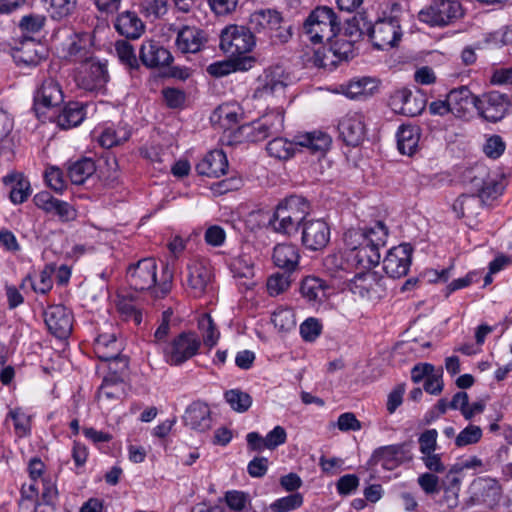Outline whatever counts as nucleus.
Masks as SVG:
<instances>
[{
    "mask_svg": "<svg viewBox=\"0 0 512 512\" xmlns=\"http://www.w3.org/2000/svg\"><path fill=\"white\" fill-rule=\"evenodd\" d=\"M388 237V228L382 221H376L372 226L363 228H350L344 233L345 246L350 250L347 262H353L356 267L370 269L380 262V248L385 246ZM327 267L346 270L349 266L343 263L341 254L329 255L325 259Z\"/></svg>",
    "mask_w": 512,
    "mask_h": 512,
    "instance_id": "obj_1",
    "label": "nucleus"
},
{
    "mask_svg": "<svg viewBox=\"0 0 512 512\" xmlns=\"http://www.w3.org/2000/svg\"><path fill=\"white\" fill-rule=\"evenodd\" d=\"M129 286L137 291L153 289L156 298H164L173 286V272L168 265L163 267L160 280H157V263L148 257L131 264L126 273Z\"/></svg>",
    "mask_w": 512,
    "mask_h": 512,
    "instance_id": "obj_2",
    "label": "nucleus"
},
{
    "mask_svg": "<svg viewBox=\"0 0 512 512\" xmlns=\"http://www.w3.org/2000/svg\"><path fill=\"white\" fill-rule=\"evenodd\" d=\"M310 211L309 202L297 195H292L281 201L271 218L268 225L277 233L291 235L297 232L300 224L306 220Z\"/></svg>",
    "mask_w": 512,
    "mask_h": 512,
    "instance_id": "obj_3",
    "label": "nucleus"
},
{
    "mask_svg": "<svg viewBox=\"0 0 512 512\" xmlns=\"http://www.w3.org/2000/svg\"><path fill=\"white\" fill-rule=\"evenodd\" d=\"M296 142L281 137L272 139L266 147L271 157L286 160L293 156L296 146L309 149L311 152H325L331 144V137L322 131L309 132L296 138Z\"/></svg>",
    "mask_w": 512,
    "mask_h": 512,
    "instance_id": "obj_4",
    "label": "nucleus"
},
{
    "mask_svg": "<svg viewBox=\"0 0 512 512\" xmlns=\"http://www.w3.org/2000/svg\"><path fill=\"white\" fill-rule=\"evenodd\" d=\"M284 129V112L274 110L266 113L256 121L243 124L234 132L235 142H259L280 134Z\"/></svg>",
    "mask_w": 512,
    "mask_h": 512,
    "instance_id": "obj_5",
    "label": "nucleus"
},
{
    "mask_svg": "<svg viewBox=\"0 0 512 512\" xmlns=\"http://www.w3.org/2000/svg\"><path fill=\"white\" fill-rule=\"evenodd\" d=\"M284 129V112L274 110L266 113L256 121L243 124L234 132L235 142H259L280 134Z\"/></svg>",
    "mask_w": 512,
    "mask_h": 512,
    "instance_id": "obj_6",
    "label": "nucleus"
},
{
    "mask_svg": "<svg viewBox=\"0 0 512 512\" xmlns=\"http://www.w3.org/2000/svg\"><path fill=\"white\" fill-rule=\"evenodd\" d=\"M303 30L313 43L332 41L340 31V22L332 8L320 6L308 15L303 24Z\"/></svg>",
    "mask_w": 512,
    "mask_h": 512,
    "instance_id": "obj_7",
    "label": "nucleus"
},
{
    "mask_svg": "<svg viewBox=\"0 0 512 512\" xmlns=\"http://www.w3.org/2000/svg\"><path fill=\"white\" fill-rule=\"evenodd\" d=\"M471 187L477 192L482 203L498 199L506 188V177L498 171H491L483 164H477L468 173Z\"/></svg>",
    "mask_w": 512,
    "mask_h": 512,
    "instance_id": "obj_8",
    "label": "nucleus"
},
{
    "mask_svg": "<svg viewBox=\"0 0 512 512\" xmlns=\"http://www.w3.org/2000/svg\"><path fill=\"white\" fill-rule=\"evenodd\" d=\"M464 16V8L459 0H431L418 13L420 22L431 27H446Z\"/></svg>",
    "mask_w": 512,
    "mask_h": 512,
    "instance_id": "obj_9",
    "label": "nucleus"
},
{
    "mask_svg": "<svg viewBox=\"0 0 512 512\" xmlns=\"http://www.w3.org/2000/svg\"><path fill=\"white\" fill-rule=\"evenodd\" d=\"M201 345L202 341L195 332H181L163 349L164 360L171 366H181L199 353Z\"/></svg>",
    "mask_w": 512,
    "mask_h": 512,
    "instance_id": "obj_10",
    "label": "nucleus"
},
{
    "mask_svg": "<svg viewBox=\"0 0 512 512\" xmlns=\"http://www.w3.org/2000/svg\"><path fill=\"white\" fill-rule=\"evenodd\" d=\"M290 82V74L282 66H270L257 77L252 97L258 100L277 97L284 94Z\"/></svg>",
    "mask_w": 512,
    "mask_h": 512,
    "instance_id": "obj_11",
    "label": "nucleus"
},
{
    "mask_svg": "<svg viewBox=\"0 0 512 512\" xmlns=\"http://www.w3.org/2000/svg\"><path fill=\"white\" fill-rule=\"evenodd\" d=\"M282 16L272 9H261L253 12L249 18V29L256 33L263 34L271 39H278L280 42H287L290 33L282 31Z\"/></svg>",
    "mask_w": 512,
    "mask_h": 512,
    "instance_id": "obj_12",
    "label": "nucleus"
},
{
    "mask_svg": "<svg viewBox=\"0 0 512 512\" xmlns=\"http://www.w3.org/2000/svg\"><path fill=\"white\" fill-rule=\"evenodd\" d=\"M255 46V38L248 27L230 25L220 35V48L232 57L250 52Z\"/></svg>",
    "mask_w": 512,
    "mask_h": 512,
    "instance_id": "obj_13",
    "label": "nucleus"
},
{
    "mask_svg": "<svg viewBox=\"0 0 512 512\" xmlns=\"http://www.w3.org/2000/svg\"><path fill=\"white\" fill-rule=\"evenodd\" d=\"M367 30L373 46L378 50L395 47L402 37L400 21L397 17L389 16L378 19Z\"/></svg>",
    "mask_w": 512,
    "mask_h": 512,
    "instance_id": "obj_14",
    "label": "nucleus"
},
{
    "mask_svg": "<svg viewBox=\"0 0 512 512\" xmlns=\"http://www.w3.org/2000/svg\"><path fill=\"white\" fill-rule=\"evenodd\" d=\"M93 35L89 32H71L61 43V56L75 63H82L92 57Z\"/></svg>",
    "mask_w": 512,
    "mask_h": 512,
    "instance_id": "obj_15",
    "label": "nucleus"
},
{
    "mask_svg": "<svg viewBox=\"0 0 512 512\" xmlns=\"http://www.w3.org/2000/svg\"><path fill=\"white\" fill-rule=\"evenodd\" d=\"M44 322L49 332L58 339H66L72 332L73 313L61 304L50 305L44 310Z\"/></svg>",
    "mask_w": 512,
    "mask_h": 512,
    "instance_id": "obj_16",
    "label": "nucleus"
},
{
    "mask_svg": "<svg viewBox=\"0 0 512 512\" xmlns=\"http://www.w3.org/2000/svg\"><path fill=\"white\" fill-rule=\"evenodd\" d=\"M109 80L106 63L95 61L92 57L82 62V66L76 76L77 84L86 91L102 89Z\"/></svg>",
    "mask_w": 512,
    "mask_h": 512,
    "instance_id": "obj_17",
    "label": "nucleus"
},
{
    "mask_svg": "<svg viewBox=\"0 0 512 512\" xmlns=\"http://www.w3.org/2000/svg\"><path fill=\"white\" fill-rule=\"evenodd\" d=\"M413 247L402 243L392 247L383 259V270L391 278H401L409 272L412 262Z\"/></svg>",
    "mask_w": 512,
    "mask_h": 512,
    "instance_id": "obj_18",
    "label": "nucleus"
},
{
    "mask_svg": "<svg viewBox=\"0 0 512 512\" xmlns=\"http://www.w3.org/2000/svg\"><path fill=\"white\" fill-rule=\"evenodd\" d=\"M350 291L361 298L376 300L385 292L383 278L374 271L358 273L350 281Z\"/></svg>",
    "mask_w": 512,
    "mask_h": 512,
    "instance_id": "obj_19",
    "label": "nucleus"
},
{
    "mask_svg": "<svg viewBox=\"0 0 512 512\" xmlns=\"http://www.w3.org/2000/svg\"><path fill=\"white\" fill-rule=\"evenodd\" d=\"M301 228V241L305 248L318 251L329 243L331 231L325 220L306 218Z\"/></svg>",
    "mask_w": 512,
    "mask_h": 512,
    "instance_id": "obj_20",
    "label": "nucleus"
},
{
    "mask_svg": "<svg viewBox=\"0 0 512 512\" xmlns=\"http://www.w3.org/2000/svg\"><path fill=\"white\" fill-rule=\"evenodd\" d=\"M170 30L177 32L175 46L183 54L198 53L207 42L205 32L196 26L183 25L177 28L172 24Z\"/></svg>",
    "mask_w": 512,
    "mask_h": 512,
    "instance_id": "obj_21",
    "label": "nucleus"
},
{
    "mask_svg": "<svg viewBox=\"0 0 512 512\" xmlns=\"http://www.w3.org/2000/svg\"><path fill=\"white\" fill-rule=\"evenodd\" d=\"M211 281L212 272L205 262L191 260L187 264L186 284L193 297H202L211 285Z\"/></svg>",
    "mask_w": 512,
    "mask_h": 512,
    "instance_id": "obj_22",
    "label": "nucleus"
},
{
    "mask_svg": "<svg viewBox=\"0 0 512 512\" xmlns=\"http://www.w3.org/2000/svg\"><path fill=\"white\" fill-rule=\"evenodd\" d=\"M507 94L499 91H490L483 98H478L476 110L478 114L489 122H498L502 120L506 113Z\"/></svg>",
    "mask_w": 512,
    "mask_h": 512,
    "instance_id": "obj_23",
    "label": "nucleus"
},
{
    "mask_svg": "<svg viewBox=\"0 0 512 512\" xmlns=\"http://www.w3.org/2000/svg\"><path fill=\"white\" fill-rule=\"evenodd\" d=\"M340 138L351 146H357L365 137L364 116L353 112L343 116L338 123Z\"/></svg>",
    "mask_w": 512,
    "mask_h": 512,
    "instance_id": "obj_24",
    "label": "nucleus"
},
{
    "mask_svg": "<svg viewBox=\"0 0 512 512\" xmlns=\"http://www.w3.org/2000/svg\"><path fill=\"white\" fill-rule=\"evenodd\" d=\"M447 95L450 112L457 118L467 119L476 109L478 97L467 86L452 89Z\"/></svg>",
    "mask_w": 512,
    "mask_h": 512,
    "instance_id": "obj_25",
    "label": "nucleus"
},
{
    "mask_svg": "<svg viewBox=\"0 0 512 512\" xmlns=\"http://www.w3.org/2000/svg\"><path fill=\"white\" fill-rule=\"evenodd\" d=\"M247 447L253 452H262L265 449L275 450L287 441V432L284 427L277 425L263 437L258 432L246 435Z\"/></svg>",
    "mask_w": 512,
    "mask_h": 512,
    "instance_id": "obj_26",
    "label": "nucleus"
},
{
    "mask_svg": "<svg viewBox=\"0 0 512 512\" xmlns=\"http://www.w3.org/2000/svg\"><path fill=\"white\" fill-rule=\"evenodd\" d=\"M47 55L45 47L35 40L29 38L20 43L13 51V59L19 66L36 67Z\"/></svg>",
    "mask_w": 512,
    "mask_h": 512,
    "instance_id": "obj_27",
    "label": "nucleus"
},
{
    "mask_svg": "<svg viewBox=\"0 0 512 512\" xmlns=\"http://www.w3.org/2000/svg\"><path fill=\"white\" fill-rule=\"evenodd\" d=\"M390 106L393 111L409 117L419 115L424 109V102L412 94L407 88L396 90L390 97Z\"/></svg>",
    "mask_w": 512,
    "mask_h": 512,
    "instance_id": "obj_28",
    "label": "nucleus"
},
{
    "mask_svg": "<svg viewBox=\"0 0 512 512\" xmlns=\"http://www.w3.org/2000/svg\"><path fill=\"white\" fill-rule=\"evenodd\" d=\"M115 31L126 39H139L145 32V24L136 12L126 10L119 13L113 21Z\"/></svg>",
    "mask_w": 512,
    "mask_h": 512,
    "instance_id": "obj_29",
    "label": "nucleus"
},
{
    "mask_svg": "<svg viewBox=\"0 0 512 512\" xmlns=\"http://www.w3.org/2000/svg\"><path fill=\"white\" fill-rule=\"evenodd\" d=\"M63 98L60 84L53 78L45 79L34 96V110L38 114L39 106L45 108L58 106Z\"/></svg>",
    "mask_w": 512,
    "mask_h": 512,
    "instance_id": "obj_30",
    "label": "nucleus"
},
{
    "mask_svg": "<svg viewBox=\"0 0 512 512\" xmlns=\"http://www.w3.org/2000/svg\"><path fill=\"white\" fill-rule=\"evenodd\" d=\"M405 444H393L381 446L372 454L375 464H380L386 470H393L407 459Z\"/></svg>",
    "mask_w": 512,
    "mask_h": 512,
    "instance_id": "obj_31",
    "label": "nucleus"
},
{
    "mask_svg": "<svg viewBox=\"0 0 512 512\" xmlns=\"http://www.w3.org/2000/svg\"><path fill=\"white\" fill-rule=\"evenodd\" d=\"M378 89V81L371 77L352 79L347 83L340 84L335 92L342 94L349 99H361L372 96Z\"/></svg>",
    "mask_w": 512,
    "mask_h": 512,
    "instance_id": "obj_32",
    "label": "nucleus"
},
{
    "mask_svg": "<svg viewBox=\"0 0 512 512\" xmlns=\"http://www.w3.org/2000/svg\"><path fill=\"white\" fill-rule=\"evenodd\" d=\"M183 420L193 430L207 431L212 425L210 408L202 401H194L186 408Z\"/></svg>",
    "mask_w": 512,
    "mask_h": 512,
    "instance_id": "obj_33",
    "label": "nucleus"
},
{
    "mask_svg": "<svg viewBox=\"0 0 512 512\" xmlns=\"http://www.w3.org/2000/svg\"><path fill=\"white\" fill-rule=\"evenodd\" d=\"M228 160L222 150L208 152L196 165L195 169L201 176L219 178L226 173Z\"/></svg>",
    "mask_w": 512,
    "mask_h": 512,
    "instance_id": "obj_34",
    "label": "nucleus"
},
{
    "mask_svg": "<svg viewBox=\"0 0 512 512\" xmlns=\"http://www.w3.org/2000/svg\"><path fill=\"white\" fill-rule=\"evenodd\" d=\"M98 132L97 140L98 143L106 149H110L114 146H118L126 142L130 136L131 131L127 124H104L99 126L95 133Z\"/></svg>",
    "mask_w": 512,
    "mask_h": 512,
    "instance_id": "obj_35",
    "label": "nucleus"
},
{
    "mask_svg": "<svg viewBox=\"0 0 512 512\" xmlns=\"http://www.w3.org/2000/svg\"><path fill=\"white\" fill-rule=\"evenodd\" d=\"M140 60L148 68L169 66L173 61L171 52L153 41L143 42L140 48Z\"/></svg>",
    "mask_w": 512,
    "mask_h": 512,
    "instance_id": "obj_36",
    "label": "nucleus"
},
{
    "mask_svg": "<svg viewBox=\"0 0 512 512\" xmlns=\"http://www.w3.org/2000/svg\"><path fill=\"white\" fill-rule=\"evenodd\" d=\"M94 352L101 361L117 360L122 352V342L117 333L101 332L94 341Z\"/></svg>",
    "mask_w": 512,
    "mask_h": 512,
    "instance_id": "obj_37",
    "label": "nucleus"
},
{
    "mask_svg": "<svg viewBox=\"0 0 512 512\" xmlns=\"http://www.w3.org/2000/svg\"><path fill=\"white\" fill-rule=\"evenodd\" d=\"M3 183L10 187L9 198L16 205L24 203L32 192L29 180L19 172H11L4 176Z\"/></svg>",
    "mask_w": 512,
    "mask_h": 512,
    "instance_id": "obj_38",
    "label": "nucleus"
},
{
    "mask_svg": "<svg viewBox=\"0 0 512 512\" xmlns=\"http://www.w3.org/2000/svg\"><path fill=\"white\" fill-rule=\"evenodd\" d=\"M53 269L45 267L39 272L27 274L20 283V289L25 292L30 289L37 294H46L53 287L52 280Z\"/></svg>",
    "mask_w": 512,
    "mask_h": 512,
    "instance_id": "obj_39",
    "label": "nucleus"
},
{
    "mask_svg": "<svg viewBox=\"0 0 512 512\" xmlns=\"http://www.w3.org/2000/svg\"><path fill=\"white\" fill-rule=\"evenodd\" d=\"M421 130L416 125H401L396 133L397 147L401 154L412 156L419 147Z\"/></svg>",
    "mask_w": 512,
    "mask_h": 512,
    "instance_id": "obj_40",
    "label": "nucleus"
},
{
    "mask_svg": "<svg viewBox=\"0 0 512 512\" xmlns=\"http://www.w3.org/2000/svg\"><path fill=\"white\" fill-rule=\"evenodd\" d=\"M299 259V249L294 244L282 243L274 247V264L288 273L294 271L297 268Z\"/></svg>",
    "mask_w": 512,
    "mask_h": 512,
    "instance_id": "obj_41",
    "label": "nucleus"
},
{
    "mask_svg": "<svg viewBox=\"0 0 512 512\" xmlns=\"http://www.w3.org/2000/svg\"><path fill=\"white\" fill-rule=\"evenodd\" d=\"M85 105L81 102H69L57 117L61 129H70L80 125L85 119Z\"/></svg>",
    "mask_w": 512,
    "mask_h": 512,
    "instance_id": "obj_42",
    "label": "nucleus"
},
{
    "mask_svg": "<svg viewBox=\"0 0 512 512\" xmlns=\"http://www.w3.org/2000/svg\"><path fill=\"white\" fill-rule=\"evenodd\" d=\"M328 286L326 282L319 277H305L300 286V292L303 298L308 302L320 303L326 299V290Z\"/></svg>",
    "mask_w": 512,
    "mask_h": 512,
    "instance_id": "obj_43",
    "label": "nucleus"
},
{
    "mask_svg": "<svg viewBox=\"0 0 512 512\" xmlns=\"http://www.w3.org/2000/svg\"><path fill=\"white\" fill-rule=\"evenodd\" d=\"M95 170V162L91 158L84 157L70 163L67 174L73 184L81 185L94 174Z\"/></svg>",
    "mask_w": 512,
    "mask_h": 512,
    "instance_id": "obj_44",
    "label": "nucleus"
},
{
    "mask_svg": "<svg viewBox=\"0 0 512 512\" xmlns=\"http://www.w3.org/2000/svg\"><path fill=\"white\" fill-rule=\"evenodd\" d=\"M9 420L13 422L17 437L24 438L31 434V416L23 408H10L5 417V423Z\"/></svg>",
    "mask_w": 512,
    "mask_h": 512,
    "instance_id": "obj_45",
    "label": "nucleus"
},
{
    "mask_svg": "<svg viewBox=\"0 0 512 512\" xmlns=\"http://www.w3.org/2000/svg\"><path fill=\"white\" fill-rule=\"evenodd\" d=\"M122 384V378L116 373L105 376L102 381V384L98 388V400H118L122 392Z\"/></svg>",
    "mask_w": 512,
    "mask_h": 512,
    "instance_id": "obj_46",
    "label": "nucleus"
},
{
    "mask_svg": "<svg viewBox=\"0 0 512 512\" xmlns=\"http://www.w3.org/2000/svg\"><path fill=\"white\" fill-rule=\"evenodd\" d=\"M198 329L201 332L205 346L212 349L217 345L220 338V332L209 314L205 313L199 317Z\"/></svg>",
    "mask_w": 512,
    "mask_h": 512,
    "instance_id": "obj_47",
    "label": "nucleus"
},
{
    "mask_svg": "<svg viewBox=\"0 0 512 512\" xmlns=\"http://www.w3.org/2000/svg\"><path fill=\"white\" fill-rule=\"evenodd\" d=\"M41 501L36 504L39 509L47 512H54L58 502V490L55 482L51 479H42Z\"/></svg>",
    "mask_w": 512,
    "mask_h": 512,
    "instance_id": "obj_48",
    "label": "nucleus"
},
{
    "mask_svg": "<svg viewBox=\"0 0 512 512\" xmlns=\"http://www.w3.org/2000/svg\"><path fill=\"white\" fill-rule=\"evenodd\" d=\"M224 399L232 410L244 413L252 405V397L240 389H230L224 393Z\"/></svg>",
    "mask_w": 512,
    "mask_h": 512,
    "instance_id": "obj_49",
    "label": "nucleus"
},
{
    "mask_svg": "<svg viewBox=\"0 0 512 512\" xmlns=\"http://www.w3.org/2000/svg\"><path fill=\"white\" fill-rule=\"evenodd\" d=\"M312 62L316 67L333 70L338 66L341 60L329 46L316 50L313 55Z\"/></svg>",
    "mask_w": 512,
    "mask_h": 512,
    "instance_id": "obj_50",
    "label": "nucleus"
},
{
    "mask_svg": "<svg viewBox=\"0 0 512 512\" xmlns=\"http://www.w3.org/2000/svg\"><path fill=\"white\" fill-rule=\"evenodd\" d=\"M271 321L280 331H290L296 326L294 311L288 307H278L272 313Z\"/></svg>",
    "mask_w": 512,
    "mask_h": 512,
    "instance_id": "obj_51",
    "label": "nucleus"
},
{
    "mask_svg": "<svg viewBox=\"0 0 512 512\" xmlns=\"http://www.w3.org/2000/svg\"><path fill=\"white\" fill-rule=\"evenodd\" d=\"M117 311L124 321L132 322L135 326L142 323V312L130 299H120L117 302Z\"/></svg>",
    "mask_w": 512,
    "mask_h": 512,
    "instance_id": "obj_52",
    "label": "nucleus"
},
{
    "mask_svg": "<svg viewBox=\"0 0 512 512\" xmlns=\"http://www.w3.org/2000/svg\"><path fill=\"white\" fill-rule=\"evenodd\" d=\"M483 436L480 426L469 424L462 429L455 437V446L458 448L477 444Z\"/></svg>",
    "mask_w": 512,
    "mask_h": 512,
    "instance_id": "obj_53",
    "label": "nucleus"
},
{
    "mask_svg": "<svg viewBox=\"0 0 512 512\" xmlns=\"http://www.w3.org/2000/svg\"><path fill=\"white\" fill-rule=\"evenodd\" d=\"M303 502V495L299 492H295L273 501L270 504V509L273 512H289L301 507L303 505Z\"/></svg>",
    "mask_w": 512,
    "mask_h": 512,
    "instance_id": "obj_54",
    "label": "nucleus"
},
{
    "mask_svg": "<svg viewBox=\"0 0 512 512\" xmlns=\"http://www.w3.org/2000/svg\"><path fill=\"white\" fill-rule=\"evenodd\" d=\"M45 22L44 15L31 13L20 19L18 27L24 35L37 34L43 29Z\"/></svg>",
    "mask_w": 512,
    "mask_h": 512,
    "instance_id": "obj_55",
    "label": "nucleus"
},
{
    "mask_svg": "<svg viewBox=\"0 0 512 512\" xmlns=\"http://www.w3.org/2000/svg\"><path fill=\"white\" fill-rule=\"evenodd\" d=\"M115 52L122 64L128 66L131 69L138 67V60L134 48L129 42L125 40L116 41Z\"/></svg>",
    "mask_w": 512,
    "mask_h": 512,
    "instance_id": "obj_56",
    "label": "nucleus"
},
{
    "mask_svg": "<svg viewBox=\"0 0 512 512\" xmlns=\"http://www.w3.org/2000/svg\"><path fill=\"white\" fill-rule=\"evenodd\" d=\"M224 501L231 512H245L249 504V495L243 491L229 490Z\"/></svg>",
    "mask_w": 512,
    "mask_h": 512,
    "instance_id": "obj_57",
    "label": "nucleus"
},
{
    "mask_svg": "<svg viewBox=\"0 0 512 512\" xmlns=\"http://www.w3.org/2000/svg\"><path fill=\"white\" fill-rule=\"evenodd\" d=\"M49 11L53 19L61 20L73 13L77 0H47Z\"/></svg>",
    "mask_w": 512,
    "mask_h": 512,
    "instance_id": "obj_58",
    "label": "nucleus"
},
{
    "mask_svg": "<svg viewBox=\"0 0 512 512\" xmlns=\"http://www.w3.org/2000/svg\"><path fill=\"white\" fill-rule=\"evenodd\" d=\"M290 282V276L287 273L272 274L267 279V292L272 297L278 296L289 288Z\"/></svg>",
    "mask_w": 512,
    "mask_h": 512,
    "instance_id": "obj_59",
    "label": "nucleus"
},
{
    "mask_svg": "<svg viewBox=\"0 0 512 512\" xmlns=\"http://www.w3.org/2000/svg\"><path fill=\"white\" fill-rule=\"evenodd\" d=\"M299 332L305 342H314L322 333V324L317 318H307L301 323Z\"/></svg>",
    "mask_w": 512,
    "mask_h": 512,
    "instance_id": "obj_60",
    "label": "nucleus"
},
{
    "mask_svg": "<svg viewBox=\"0 0 512 512\" xmlns=\"http://www.w3.org/2000/svg\"><path fill=\"white\" fill-rule=\"evenodd\" d=\"M141 9L146 17L158 19L167 13L168 2L167 0H143Z\"/></svg>",
    "mask_w": 512,
    "mask_h": 512,
    "instance_id": "obj_61",
    "label": "nucleus"
},
{
    "mask_svg": "<svg viewBox=\"0 0 512 512\" xmlns=\"http://www.w3.org/2000/svg\"><path fill=\"white\" fill-rule=\"evenodd\" d=\"M505 149L506 144L499 135L489 136L483 145L484 154L491 159H498L504 153Z\"/></svg>",
    "mask_w": 512,
    "mask_h": 512,
    "instance_id": "obj_62",
    "label": "nucleus"
},
{
    "mask_svg": "<svg viewBox=\"0 0 512 512\" xmlns=\"http://www.w3.org/2000/svg\"><path fill=\"white\" fill-rule=\"evenodd\" d=\"M335 38V40L332 39V41H330V47L335 54L339 56L340 60H348L353 57L355 43L342 36H336Z\"/></svg>",
    "mask_w": 512,
    "mask_h": 512,
    "instance_id": "obj_63",
    "label": "nucleus"
},
{
    "mask_svg": "<svg viewBox=\"0 0 512 512\" xmlns=\"http://www.w3.org/2000/svg\"><path fill=\"white\" fill-rule=\"evenodd\" d=\"M485 41L495 46L512 44V26H505L486 35Z\"/></svg>",
    "mask_w": 512,
    "mask_h": 512,
    "instance_id": "obj_64",
    "label": "nucleus"
}]
</instances>
